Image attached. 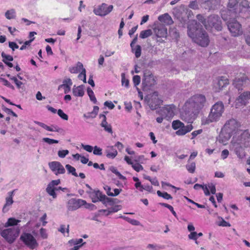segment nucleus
<instances>
[{"label":"nucleus","mask_w":250,"mask_h":250,"mask_svg":"<svg viewBox=\"0 0 250 250\" xmlns=\"http://www.w3.org/2000/svg\"><path fill=\"white\" fill-rule=\"evenodd\" d=\"M83 241L82 238H80L78 239H72L68 241L69 244L72 246L73 245L75 246H80L81 243H82Z\"/></svg>","instance_id":"c03bdc74"},{"label":"nucleus","mask_w":250,"mask_h":250,"mask_svg":"<svg viewBox=\"0 0 250 250\" xmlns=\"http://www.w3.org/2000/svg\"><path fill=\"white\" fill-rule=\"evenodd\" d=\"M0 80L3 83V84L12 89H14V87L7 80L4 78H0Z\"/></svg>","instance_id":"4d7b16f0"},{"label":"nucleus","mask_w":250,"mask_h":250,"mask_svg":"<svg viewBox=\"0 0 250 250\" xmlns=\"http://www.w3.org/2000/svg\"><path fill=\"white\" fill-rule=\"evenodd\" d=\"M162 101L158 98L157 95L153 94L148 101V104L152 109H155L160 105Z\"/></svg>","instance_id":"4be33fe9"},{"label":"nucleus","mask_w":250,"mask_h":250,"mask_svg":"<svg viewBox=\"0 0 250 250\" xmlns=\"http://www.w3.org/2000/svg\"><path fill=\"white\" fill-rule=\"evenodd\" d=\"M72 93L75 97H83L84 94L83 85H82L78 86L75 85L73 88Z\"/></svg>","instance_id":"c756f323"},{"label":"nucleus","mask_w":250,"mask_h":250,"mask_svg":"<svg viewBox=\"0 0 250 250\" xmlns=\"http://www.w3.org/2000/svg\"><path fill=\"white\" fill-rule=\"evenodd\" d=\"M20 232L19 227H13L1 230L0 234L8 243L12 244L19 236Z\"/></svg>","instance_id":"423d86ee"},{"label":"nucleus","mask_w":250,"mask_h":250,"mask_svg":"<svg viewBox=\"0 0 250 250\" xmlns=\"http://www.w3.org/2000/svg\"><path fill=\"white\" fill-rule=\"evenodd\" d=\"M129 80L126 79L125 77H123L122 78V83L123 85H125L126 87H128L129 86Z\"/></svg>","instance_id":"774afa93"},{"label":"nucleus","mask_w":250,"mask_h":250,"mask_svg":"<svg viewBox=\"0 0 250 250\" xmlns=\"http://www.w3.org/2000/svg\"><path fill=\"white\" fill-rule=\"evenodd\" d=\"M100 117L103 118V121L101 124V125L104 128L105 131L110 133H112V129L111 125L108 124L106 122V116L104 114L100 115Z\"/></svg>","instance_id":"c85d7f7f"},{"label":"nucleus","mask_w":250,"mask_h":250,"mask_svg":"<svg viewBox=\"0 0 250 250\" xmlns=\"http://www.w3.org/2000/svg\"><path fill=\"white\" fill-rule=\"evenodd\" d=\"M5 16L8 20L15 19L16 17L15 10L13 9L7 10L5 13Z\"/></svg>","instance_id":"4c0bfd02"},{"label":"nucleus","mask_w":250,"mask_h":250,"mask_svg":"<svg viewBox=\"0 0 250 250\" xmlns=\"http://www.w3.org/2000/svg\"><path fill=\"white\" fill-rule=\"evenodd\" d=\"M229 80L225 77H220L218 78L217 83L215 85V91L219 92L224 87L229 84Z\"/></svg>","instance_id":"6ab92c4d"},{"label":"nucleus","mask_w":250,"mask_h":250,"mask_svg":"<svg viewBox=\"0 0 250 250\" xmlns=\"http://www.w3.org/2000/svg\"><path fill=\"white\" fill-rule=\"evenodd\" d=\"M214 1L220 2V0H204L202 3L204 4L205 9L210 10L212 8V5L215 3Z\"/></svg>","instance_id":"473e14b6"},{"label":"nucleus","mask_w":250,"mask_h":250,"mask_svg":"<svg viewBox=\"0 0 250 250\" xmlns=\"http://www.w3.org/2000/svg\"><path fill=\"white\" fill-rule=\"evenodd\" d=\"M189 7L193 9L196 10L199 9V6L196 1H192L189 4Z\"/></svg>","instance_id":"5fc2aeb1"},{"label":"nucleus","mask_w":250,"mask_h":250,"mask_svg":"<svg viewBox=\"0 0 250 250\" xmlns=\"http://www.w3.org/2000/svg\"><path fill=\"white\" fill-rule=\"evenodd\" d=\"M111 171L116 174L120 179H124L125 177L123 176L119 171L117 170V169L115 167H112L111 168Z\"/></svg>","instance_id":"8fccbe9b"},{"label":"nucleus","mask_w":250,"mask_h":250,"mask_svg":"<svg viewBox=\"0 0 250 250\" xmlns=\"http://www.w3.org/2000/svg\"><path fill=\"white\" fill-rule=\"evenodd\" d=\"M224 106L222 102H217L212 107L207 119L208 123L217 121L222 116Z\"/></svg>","instance_id":"39448f33"},{"label":"nucleus","mask_w":250,"mask_h":250,"mask_svg":"<svg viewBox=\"0 0 250 250\" xmlns=\"http://www.w3.org/2000/svg\"><path fill=\"white\" fill-rule=\"evenodd\" d=\"M200 24L193 21L188 26V34L192 40L198 45L207 46L209 43V37L207 32L202 28H199Z\"/></svg>","instance_id":"f03ea898"},{"label":"nucleus","mask_w":250,"mask_h":250,"mask_svg":"<svg viewBox=\"0 0 250 250\" xmlns=\"http://www.w3.org/2000/svg\"><path fill=\"white\" fill-rule=\"evenodd\" d=\"M92 202L95 203L98 201H104L106 198L105 195L99 190L94 191L91 194Z\"/></svg>","instance_id":"393cba45"},{"label":"nucleus","mask_w":250,"mask_h":250,"mask_svg":"<svg viewBox=\"0 0 250 250\" xmlns=\"http://www.w3.org/2000/svg\"><path fill=\"white\" fill-rule=\"evenodd\" d=\"M158 20L161 22H164L168 25H170L173 22L171 17L168 13H165L159 16Z\"/></svg>","instance_id":"bb28decb"},{"label":"nucleus","mask_w":250,"mask_h":250,"mask_svg":"<svg viewBox=\"0 0 250 250\" xmlns=\"http://www.w3.org/2000/svg\"><path fill=\"white\" fill-rule=\"evenodd\" d=\"M219 17L215 15H210L207 18V27L205 28L207 29H208L210 27H212L213 25L217 21V20L219 19Z\"/></svg>","instance_id":"cd10ccee"},{"label":"nucleus","mask_w":250,"mask_h":250,"mask_svg":"<svg viewBox=\"0 0 250 250\" xmlns=\"http://www.w3.org/2000/svg\"><path fill=\"white\" fill-rule=\"evenodd\" d=\"M152 34V32L151 29L143 30L140 34V37L142 39H145L150 36Z\"/></svg>","instance_id":"58836bf2"},{"label":"nucleus","mask_w":250,"mask_h":250,"mask_svg":"<svg viewBox=\"0 0 250 250\" xmlns=\"http://www.w3.org/2000/svg\"><path fill=\"white\" fill-rule=\"evenodd\" d=\"M219 226L222 227H230V224L222 218V220L220 222Z\"/></svg>","instance_id":"338daca9"},{"label":"nucleus","mask_w":250,"mask_h":250,"mask_svg":"<svg viewBox=\"0 0 250 250\" xmlns=\"http://www.w3.org/2000/svg\"><path fill=\"white\" fill-rule=\"evenodd\" d=\"M242 76L240 78H236L233 80V84L238 90L242 89V86L244 83H245L248 80L245 74H240Z\"/></svg>","instance_id":"aec40b11"},{"label":"nucleus","mask_w":250,"mask_h":250,"mask_svg":"<svg viewBox=\"0 0 250 250\" xmlns=\"http://www.w3.org/2000/svg\"><path fill=\"white\" fill-rule=\"evenodd\" d=\"M206 98L203 94H195L188 98L184 104L180 116L182 120L189 122L195 118L203 109L206 103Z\"/></svg>","instance_id":"f257e3e1"},{"label":"nucleus","mask_w":250,"mask_h":250,"mask_svg":"<svg viewBox=\"0 0 250 250\" xmlns=\"http://www.w3.org/2000/svg\"><path fill=\"white\" fill-rule=\"evenodd\" d=\"M14 191H15V190H13L10 191L8 193V196L6 198L5 203L4 205L3 208H2L3 212H7L9 210V208H7V207L11 206L13 204V203L14 202V201L13 200V197L14 196Z\"/></svg>","instance_id":"412c9836"},{"label":"nucleus","mask_w":250,"mask_h":250,"mask_svg":"<svg viewBox=\"0 0 250 250\" xmlns=\"http://www.w3.org/2000/svg\"><path fill=\"white\" fill-rule=\"evenodd\" d=\"M235 152L237 157L240 159H243L245 156V152L242 146H240L235 147Z\"/></svg>","instance_id":"72a5a7b5"},{"label":"nucleus","mask_w":250,"mask_h":250,"mask_svg":"<svg viewBox=\"0 0 250 250\" xmlns=\"http://www.w3.org/2000/svg\"><path fill=\"white\" fill-rule=\"evenodd\" d=\"M1 57L2 58V61L4 63L5 62L12 61L13 60V58L12 56L7 55L3 52L1 53Z\"/></svg>","instance_id":"37998d69"},{"label":"nucleus","mask_w":250,"mask_h":250,"mask_svg":"<svg viewBox=\"0 0 250 250\" xmlns=\"http://www.w3.org/2000/svg\"><path fill=\"white\" fill-rule=\"evenodd\" d=\"M87 92L88 96L89 97V98L90 100L94 103L96 104L97 103V99L95 96L94 92L93 90L90 88L88 87L87 89Z\"/></svg>","instance_id":"ea45409f"},{"label":"nucleus","mask_w":250,"mask_h":250,"mask_svg":"<svg viewBox=\"0 0 250 250\" xmlns=\"http://www.w3.org/2000/svg\"><path fill=\"white\" fill-rule=\"evenodd\" d=\"M11 80L14 81L18 88H21V86L23 84L22 82L19 81L16 77L11 78Z\"/></svg>","instance_id":"603ef678"},{"label":"nucleus","mask_w":250,"mask_h":250,"mask_svg":"<svg viewBox=\"0 0 250 250\" xmlns=\"http://www.w3.org/2000/svg\"><path fill=\"white\" fill-rule=\"evenodd\" d=\"M153 31L158 38H166L167 35V28L162 24H158L153 28Z\"/></svg>","instance_id":"ddd939ff"},{"label":"nucleus","mask_w":250,"mask_h":250,"mask_svg":"<svg viewBox=\"0 0 250 250\" xmlns=\"http://www.w3.org/2000/svg\"><path fill=\"white\" fill-rule=\"evenodd\" d=\"M113 9V6L112 5L107 6L105 3H103L101 5L99 6L97 8L94 10V13L96 15L99 16H105L109 13Z\"/></svg>","instance_id":"4468645a"},{"label":"nucleus","mask_w":250,"mask_h":250,"mask_svg":"<svg viewBox=\"0 0 250 250\" xmlns=\"http://www.w3.org/2000/svg\"><path fill=\"white\" fill-rule=\"evenodd\" d=\"M241 125L237 120L230 119L228 120L221 129L219 136V142L223 144L226 143L233 135L236 137L237 134H240Z\"/></svg>","instance_id":"7ed1b4c3"},{"label":"nucleus","mask_w":250,"mask_h":250,"mask_svg":"<svg viewBox=\"0 0 250 250\" xmlns=\"http://www.w3.org/2000/svg\"><path fill=\"white\" fill-rule=\"evenodd\" d=\"M203 130L202 129H198L197 130H195L191 133V139H193L195 138L198 135L202 133Z\"/></svg>","instance_id":"bf43d9fd"},{"label":"nucleus","mask_w":250,"mask_h":250,"mask_svg":"<svg viewBox=\"0 0 250 250\" xmlns=\"http://www.w3.org/2000/svg\"><path fill=\"white\" fill-rule=\"evenodd\" d=\"M124 160L127 164L131 165L132 167L136 171L139 172L143 170V167L141 164H140L138 162L134 163L128 156H125L124 158Z\"/></svg>","instance_id":"b1692460"},{"label":"nucleus","mask_w":250,"mask_h":250,"mask_svg":"<svg viewBox=\"0 0 250 250\" xmlns=\"http://www.w3.org/2000/svg\"><path fill=\"white\" fill-rule=\"evenodd\" d=\"M157 194L159 197H163V198L167 200L172 199V197L171 196V195L167 193V192H162L160 190H158L157 191Z\"/></svg>","instance_id":"a19ab883"},{"label":"nucleus","mask_w":250,"mask_h":250,"mask_svg":"<svg viewBox=\"0 0 250 250\" xmlns=\"http://www.w3.org/2000/svg\"><path fill=\"white\" fill-rule=\"evenodd\" d=\"M105 152L108 158L114 159L118 154V152L113 146L107 147Z\"/></svg>","instance_id":"a878e982"},{"label":"nucleus","mask_w":250,"mask_h":250,"mask_svg":"<svg viewBox=\"0 0 250 250\" xmlns=\"http://www.w3.org/2000/svg\"><path fill=\"white\" fill-rule=\"evenodd\" d=\"M21 222V220L16 219L14 217L9 218L7 221L5 223L4 226L5 228L9 227H13L17 226L19 223Z\"/></svg>","instance_id":"2f4dec72"},{"label":"nucleus","mask_w":250,"mask_h":250,"mask_svg":"<svg viewBox=\"0 0 250 250\" xmlns=\"http://www.w3.org/2000/svg\"><path fill=\"white\" fill-rule=\"evenodd\" d=\"M9 46L13 51L19 48V45L15 42H9Z\"/></svg>","instance_id":"680f3d73"},{"label":"nucleus","mask_w":250,"mask_h":250,"mask_svg":"<svg viewBox=\"0 0 250 250\" xmlns=\"http://www.w3.org/2000/svg\"><path fill=\"white\" fill-rule=\"evenodd\" d=\"M34 123L47 131L58 132L59 130V128L57 126H54L53 127H51L50 126L47 125H46L43 123L38 121H35Z\"/></svg>","instance_id":"7c9ffc66"},{"label":"nucleus","mask_w":250,"mask_h":250,"mask_svg":"<svg viewBox=\"0 0 250 250\" xmlns=\"http://www.w3.org/2000/svg\"><path fill=\"white\" fill-rule=\"evenodd\" d=\"M82 146L85 150L89 152H92L93 149V147L90 145H84L82 144Z\"/></svg>","instance_id":"69168bd1"},{"label":"nucleus","mask_w":250,"mask_h":250,"mask_svg":"<svg viewBox=\"0 0 250 250\" xmlns=\"http://www.w3.org/2000/svg\"><path fill=\"white\" fill-rule=\"evenodd\" d=\"M238 143L242 145L244 147H248L250 143V133L248 130H245L240 133L238 140Z\"/></svg>","instance_id":"2eb2a0df"},{"label":"nucleus","mask_w":250,"mask_h":250,"mask_svg":"<svg viewBox=\"0 0 250 250\" xmlns=\"http://www.w3.org/2000/svg\"><path fill=\"white\" fill-rule=\"evenodd\" d=\"M93 153L96 155H102V149L97 146H95L94 147Z\"/></svg>","instance_id":"864d4df0"},{"label":"nucleus","mask_w":250,"mask_h":250,"mask_svg":"<svg viewBox=\"0 0 250 250\" xmlns=\"http://www.w3.org/2000/svg\"><path fill=\"white\" fill-rule=\"evenodd\" d=\"M229 155V151L228 149H226L223 150L221 152V157L223 159H226Z\"/></svg>","instance_id":"0e129e2a"},{"label":"nucleus","mask_w":250,"mask_h":250,"mask_svg":"<svg viewBox=\"0 0 250 250\" xmlns=\"http://www.w3.org/2000/svg\"><path fill=\"white\" fill-rule=\"evenodd\" d=\"M69 151L68 150H60L58 152V155L61 158H64L65 156L68 154Z\"/></svg>","instance_id":"052dcab7"},{"label":"nucleus","mask_w":250,"mask_h":250,"mask_svg":"<svg viewBox=\"0 0 250 250\" xmlns=\"http://www.w3.org/2000/svg\"><path fill=\"white\" fill-rule=\"evenodd\" d=\"M175 110V106L173 104H170L164 106L161 110V112L163 114V116H164V117L168 120L174 116Z\"/></svg>","instance_id":"dca6fc26"},{"label":"nucleus","mask_w":250,"mask_h":250,"mask_svg":"<svg viewBox=\"0 0 250 250\" xmlns=\"http://www.w3.org/2000/svg\"><path fill=\"white\" fill-rule=\"evenodd\" d=\"M133 82L135 86L138 85L141 82V78L138 75H135L133 77Z\"/></svg>","instance_id":"13d9d810"},{"label":"nucleus","mask_w":250,"mask_h":250,"mask_svg":"<svg viewBox=\"0 0 250 250\" xmlns=\"http://www.w3.org/2000/svg\"><path fill=\"white\" fill-rule=\"evenodd\" d=\"M249 99H250V92L248 91L244 92L237 98L235 102L236 108L246 105Z\"/></svg>","instance_id":"a211bd4d"},{"label":"nucleus","mask_w":250,"mask_h":250,"mask_svg":"<svg viewBox=\"0 0 250 250\" xmlns=\"http://www.w3.org/2000/svg\"><path fill=\"white\" fill-rule=\"evenodd\" d=\"M121 209V206L120 205H115L108 209H103L101 211H107L108 213L106 216L112 213L116 212Z\"/></svg>","instance_id":"c9c22d12"},{"label":"nucleus","mask_w":250,"mask_h":250,"mask_svg":"<svg viewBox=\"0 0 250 250\" xmlns=\"http://www.w3.org/2000/svg\"><path fill=\"white\" fill-rule=\"evenodd\" d=\"M212 27H214L217 31H221L222 29L221 21L220 18L217 20V21L213 25Z\"/></svg>","instance_id":"09e8293b"},{"label":"nucleus","mask_w":250,"mask_h":250,"mask_svg":"<svg viewBox=\"0 0 250 250\" xmlns=\"http://www.w3.org/2000/svg\"><path fill=\"white\" fill-rule=\"evenodd\" d=\"M186 167L188 172L193 173L195 171L196 164L194 162L188 161V163L186 165Z\"/></svg>","instance_id":"f704fd0d"},{"label":"nucleus","mask_w":250,"mask_h":250,"mask_svg":"<svg viewBox=\"0 0 250 250\" xmlns=\"http://www.w3.org/2000/svg\"><path fill=\"white\" fill-rule=\"evenodd\" d=\"M86 202L85 200L72 198L67 202V208L69 211L75 210L81 206L86 204Z\"/></svg>","instance_id":"9b49d317"},{"label":"nucleus","mask_w":250,"mask_h":250,"mask_svg":"<svg viewBox=\"0 0 250 250\" xmlns=\"http://www.w3.org/2000/svg\"><path fill=\"white\" fill-rule=\"evenodd\" d=\"M72 85V82L71 79L66 78L63 81L62 84L59 86L58 89L63 88L64 93L66 94L70 92Z\"/></svg>","instance_id":"5701e85b"},{"label":"nucleus","mask_w":250,"mask_h":250,"mask_svg":"<svg viewBox=\"0 0 250 250\" xmlns=\"http://www.w3.org/2000/svg\"><path fill=\"white\" fill-rule=\"evenodd\" d=\"M61 181L60 179L52 180L47 186L46 188V191L53 198L55 199L57 197V194L55 192L56 188L54 187L60 184Z\"/></svg>","instance_id":"f3484780"},{"label":"nucleus","mask_w":250,"mask_h":250,"mask_svg":"<svg viewBox=\"0 0 250 250\" xmlns=\"http://www.w3.org/2000/svg\"><path fill=\"white\" fill-rule=\"evenodd\" d=\"M188 238L190 239H192L196 241L197 239V233L195 231L191 232L188 235Z\"/></svg>","instance_id":"e2e57ef3"},{"label":"nucleus","mask_w":250,"mask_h":250,"mask_svg":"<svg viewBox=\"0 0 250 250\" xmlns=\"http://www.w3.org/2000/svg\"><path fill=\"white\" fill-rule=\"evenodd\" d=\"M172 127L174 130H177L175 134L178 136H184L193 129L192 124L185 125L183 122L178 120L172 122Z\"/></svg>","instance_id":"0eeeda50"},{"label":"nucleus","mask_w":250,"mask_h":250,"mask_svg":"<svg viewBox=\"0 0 250 250\" xmlns=\"http://www.w3.org/2000/svg\"><path fill=\"white\" fill-rule=\"evenodd\" d=\"M227 8L235 17L244 19L250 17V6L247 0H229Z\"/></svg>","instance_id":"20e7f679"},{"label":"nucleus","mask_w":250,"mask_h":250,"mask_svg":"<svg viewBox=\"0 0 250 250\" xmlns=\"http://www.w3.org/2000/svg\"><path fill=\"white\" fill-rule=\"evenodd\" d=\"M65 167L69 173H71L73 176L78 177V174L76 172V169L71 165L67 164L65 166Z\"/></svg>","instance_id":"79ce46f5"},{"label":"nucleus","mask_w":250,"mask_h":250,"mask_svg":"<svg viewBox=\"0 0 250 250\" xmlns=\"http://www.w3.org/2000/svg\"><path fill=\"white\" fill-rule=\"evenodd\" d=\"M43 141L44 142L50 145L53 144H58L59 143V141L58 140L50 139L49 138H43Z\"/></svg>","instance_id":"3c124183"},{"label":"nucleus","mask_w":250,"mask_h":250,"mask_svg":"<svg viewBox=\"0 0 250 250\" xmlns=\"http://www.w3.org/2000/svg\"><path fill=\"white\" fill-rule=\"evenodd\" d=\"M57 113L58 115L63 120L67 121L68 119V116L67 114H66L61 109H59L57 111Z\"/></svg>","instance_id":"de8ad7c7"},{"label":"nucleus","mask_w":250,"mask_h":250,"mask_svg":"<svg viewBox=\"0 0 250 250\" xmlns=\"http://www.w3.org/2000/svg\"><path fill=\"white\" fill-rule=\"evenodd\" d=\"M139 189L141 192L143 191L144 190L150 192L152 189V187L149 185H144L141 187V188H139Z\"/></svg>","instance_id":"6e6d98bb"},{"label":"nucleus","mask_w":250,"mask_h":250,"mask_svg":"<svg viewBox=\"0 0 250 250\" xmlns=\"http://www.w3.org/2000/svg\"><path fill=\"white\" fill-rule=\"evenodd\" d=\"M21 240L29 249L34 250L38 246V243L34 237L30 233H23L20 237Z\"/></svg>","instance_id":"1a4fd4ad"},{"label":"nucleus","mask_w":250,"mask_h":250,"mask_svg":"<svg viewBox=\"0 0 250 250\" xmlns=\"http://www.w3.org/2000/svg\"><path fill=\"white\" fill-rule=\"evenodd\" d=\"M48 166L50 169L56 175L64 174L65 172V168L59 162L53 161L50 162Z\"/></svg>","instance_id":"f8f14e48"},{"label":"nucleus","mask_w":250,"mask_h":250,"mask_svg":"<svg viewBox=\"0 0 250 250\" xmlns=\"http://www.w3.org/2000/svg\"><path fill=\"white\" fill-rule=\"evenodd\" d=\"M228 29L233 37H238L243 34L241 24L235 19H230L227 22Z\"/></svg>","instance_id":"6e6552de"},{"label":"nucleus","mask_w":250,"mask_h":250,"mask_svg":"<svg viewBox=\"0 0 250 250\" xmlns=\"http://www.w3.org/2000/svg\"><path fill=\"white\" fill-rule=\"evenodd\" d=\"M69 71L71 73H78L81 71V73L78 75V78L81 79V77L83 76V79L82 80L84 83H86V70L83 68V64L80 62H78L76 66L70 67Z\"/></svg>","instance_id":"9d476101"},{"label":"nucleus","mask_w":250,"mask_h":250,"mask_svg":"<svg viewBox=\"0 0 250 250\" xmlns=\"http://www.w3.org/2000/svg\"><path fill=\"white\" fill-rule=\"evenodd\" d=\"M120 217L124 218V219L126 220L127 222H128L129 223L133 225L137 226L139 225L140 224V222L138 221L135 219H130L128 217L123 216H121Z\"/></svg>","instance_id":"a18cd8bd"},{"label":"nucleus","mask_w":250,"mask_h":250,"mask_svg":"<svg viewBox=\"0 0 250 250\" xmlns=\"http://www.w3.org/2000/svg\"><path fill=\"white\" fill-rule=\"evenodd\" d=\"M132 51L135 54L137 58H139L141 55V47L140 45H137L135 46L131 47Z\"/></svg>","instance_id":"e433bc0d"},{"label":"nucleus","mask_w":250,"mask_h":250,"mask_svg":"<svg viewBox=\"0 0 250 250\" xmlns=\"http://www.w3.org/2000/svg\"><path fill=\"white\" fill-rule=\"evenodd\" d=\"M196 18L205 26V27H207L206 23L207 21V19H205L203 15H202L201 14H198L196 16Z\"/></svg>","instance_id":"49530a36"}]
</instances>
